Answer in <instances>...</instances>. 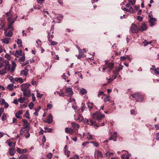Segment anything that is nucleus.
Returning <instances> with one entry per match:
<instances>
[{
	"mask_svg": "<svg viewBox=\"0 0 159 159\" xmlns=\"http://www.w3.org/2000/svg\"><path fill=\"white\" fill-rule=\"evenodd\" d=\"M30 86V84L27 83L23 84L20 85L21 90L23 92V95L25 97H29L30 96V91L29 89Z\"/></svg>",
	"mask_w": 159,
	"mask_h": 159,
	"instance_id": "f257e3e1",
	"label": "nucleus"
},
{
	"mask_svg": "<svg viewBox=\"0 0 159 159\" xmlns=\"http://www.w3.org/2000/svg\"><path fill=\"white\" fill-rule=\"evenodd\" d=\"M22 122L24 123L23 127L21 131L23 132L26 131V132H28L30 130V123L25 119L22 120Z\"/></svg>",
	"mask_w": 159,
	"mask_h": 159,
	"instance_id": "f03ea898",
	"label": "nucleus"
},
{
	"mask_svg": "<svg viewBox=\"0 0 159 159\" xmlns=\"http://www.w3.org/2000/svg\"><path fill=\"white\" fill-rule=\"evenodd\" d=\"M12 66L11 69L10 65L9 64L7 63L5 65V67L4 69L6 70H7L8 71H10V72L12 73L14 71L15 68L16 66V65L15 61H13L12 62Z\"/></svg>",
	"mask_w": 159,
	"mask_h": 159,
	"instance_id": "7ed1b4c3",
	"label": "nucleus"
},
{
	"mask_svg": "<svg viewBox=\"0 0 159 159\" xmlns=\"http://www.w3.org/2000/svg\"><path fill=\"white\" fill-rule=\"evenodd\" d=\"M131 96L133 98H136L137 102L142 101L143 99V97L139 93H137L134 94H132Z\"/></svg>",
	"mask_w": 159,
	"mask_h": 159,
	"instance_id": "20e7f679",
	"label": "nucleus"
},
{
	"mask_svg": "<svg viewBox=\"0 0 159 159\" xmlns=\"http://www.w3.org/2000/svg\"><path fill=\"white\" fill-rule=\"evenodd\" d=\"M94 157L95 158H97V159H101L102 155V152L99 151H96L95 152Z\"/></svg>",
	"mask_w": 159,
	"mask_h": 159,
	"instance_id": "39448f33",
	"label": "nucleus"
},
{
	"mask_svg": "<svg viewBox=\"0 0 159 159\" xmlns=\"http://www.w3.org/2000/svg\"><path fill=\"white\" fill-rule=\"evenodd\" d=\"M130 30L133 33H137L139 30V29H138L136 25L134 24H132V25Z\"/></svg>",
	"mask_w": 159,
	"mask_h": 159,
	"instance_id": "423d86ee",
	"label": "nucleus"
},
{
	"mask_svg": "<svg viewBox=\"0 0 159 159\" xmlns=\"http://www.w3.org/2000/svg\"><path fill=\"white\" fill-rule=\"evenodd\" d=\"M4 34L6 36L11 37L12 36L13 33L11 30H9L8 29H6L4 30Z\"/></svg>",
	"mask_w": 159,
	"mask_h": 159,
	"instance_id": "0eeeda50",
	"label": "nucleus"
},
{
	"mask_svg": "<svg viewBox=\"0 0 159 159\" xmlns=\"http://www.w3.org/2000/svg\"><path fill=\"white\" fill-rule=\"evenodd\" d=\"M148 17L150 18L149 20V25L151 26H152L154 25V23L156 20V19L155 18L151 17L150 15H148Z\"/></svg>",
	"mask_w": 159,
	"mask_h": 159,
	"instance_id": "6e6552de",
	"label": "nucleus"
},
{
	"mask_svg": "<svg viewBox=\"0 0 159 159\" xmlns=\"http://www.w3.org/2000/svg\"><path fill=\"white\" fill-rule=\"evenodd\" d=\"M66 93H67V96L69 97H71L73 94L72 89L70 87L66 88Z\"/></svg>",
	"mask_w": 159,
	"mask_h": 159,
	"instance_id": "1a4fd4ad",
	"label": "nucleus"
},
{
	"mask_svg": "<svg viewBox=\"0 0 159 159\" xmlns=\"http://www.w3.org/2000/svg\"><path fill=\"white\" fill-rule=\"evenodd\" d=\"M147 26L146 24L143 23L140 26V28L139 29V30L143 31L146 30L147 29Z\"/></svg>",
	"mask_w": 159,
	"mask_h": 159,
	"instance_id": "9d476101",
	"label": "nucleus"
},
{
	"mask_svg": "<svg viewBox=\"0 0 159 159\" xmlns=\"http://www.w3.org/2000/svg\"><path fill=\"white\" fill-rule=\"evenodd\" d=\"M52 121V117L51 114H49L48 119L46 122L48 124H51Z\"/></svg>",
	"mask_w": 159,
	"mask_h": 159,
	"instance_id": "9b49d317",
	"label": "nucleus"
},
{
	"mask_svg": "<svg viewBox=\"0 0 159 159\" xmlns=\"http://www.w3.org/2000/svg\"><path fill=\"white\" fill-rule=\"evenodd\" d=\"M65 132L66 133H69L70 134H72L74 132L73 129L67 127L65 128Z\"/></svg>",
	"mask_w": 159,
	"mask_h": 159,
	"instance_id": "f8f14e48",
	"label": "nucleus"
},
{
	"mask_svg": "<svg viewBox=\"0 0 159 159\" xmlns=\"http://www.w3.org/2000/svg\"><path fill=\"white\" fill-rule=\"evenodd\" d=\"M28 66H27L25 68V69L21 71V74L22 75H24L25 76H26L28 74V70L27 68Z\"/></svg>",
	"mask_w": 159,
	"mask_h": 159,
	"instance_id": "ddd939ff",
	"label": "nucleus"
},
{
	"mask_svg": "<svg viewBox=\"0 0 159 159\" xmlns=\"http://www.w3.org/2000/svg\"><path fill=\"white\" fill-rule=\"evenodd\" d=\"M97 119L99 122H100L102 119L105 117L104 115H102L101 114H99L96 115Z\"/></svg>",
	"mask_w": 159,
	"mask_h": 159,
	"instance_id": "4468645a",
	"label": "nucleus"
},
{
	"mask_svg": "<svg viewBox=\"0 0 159 159\" xmlns=\"http://www.w3.org/2000/svg\"><path fill=\"white\" fill-rule=\"evenodd\" d=\"M75 119L76 120H78L80 122H81L84 120V117L82 115L79 113L78 116V118H75Z\"/></svg>",
	"mask_w": 159,
	"mask_h": 159,
	"instance_id": "2eb2a0df",
	"label": "nucleus"
},
{
	"mask_svg": "<svg viewBox=\"0 0 159 159\" xmlns=\"http://www.w3.org/2000/svg\"><path fill=\"white\" fill-rule=\"evenodd\" d=\"M73 129H78L79 128L80 125L79 124L75 122H72L71 124Z\"/></svg>",
	"mask_w": 159,
	"mask_h": 159,
	"instance_id": "dca6fc26",
	"label": "nucleus"
},
{
	"mask_svg": "<svg viewBox=\"0 0 159 159\" xmlns=\"http://www.w3.org/2000/svg\"><path fill=\"white\" fill-rule=\"evenodd\" d=\"M27 151V149H21L19 148H17V152L20 153L21 154L23 153H25Z\"/></svg>",
	"mask_w": 159,
	"mask_h": 159,
	"instance_id": "f3484780",
	"label": "nucleus"
},
{
	"mask_svg": "<svg viewBox=\"0 0 159 159\" xmlns=\"http://www.w3.org/2000/svg\"><path fill=\"white\" fill-rule=\"evenodd\" d=\"M1 40L3 43L5 44H8L10 42V38H6L4 39H2Z\"/></svg>",
	"mask_w": 159,
	"mask_h": 159,
	"instance_id": "a211bd4d",
	"label": "nucleus"
},
{
	"mask_svg": "<svg viewBox=\"0 0 159 159\" xmlns=\"http://www.w3.org/2000/svg\"><path fill=\"white\" fill-rule=\"evenodd\" d=\"M50 37V33H48V38L49 39ZM50 42H51V44L52 45H56L58 44V43L55 41H52L51 40L49 39Z\"/></svg>",
	"mask_w": 159,
	"mask_h": 159,
	"instance_id": "6ab92c4d",
	"label": "nucleus"
},
{
	"mask_svg": "<svg viewBox=\"0 0 159 159\" xmlns=\"http://www.w3.org/2000/svg\"><path fill=\"white\" fill-rule=\"evenodd\" d=\"M84 122H87L88 124L90 125H93L94 123L92 120H89L88 119H85L84 120Z\"/></svg>",
	"mask_w": 159,
	"mask_h": 159,
	"instance_id": "aec40b11",
	"label": "nucleus"
},
{
	"mask_svg": "<svg viewBox=\"0 0 159 159\" xmlns=\"http://www.w3.org/2000/svg\"><path fill=\"white\" fill-rule=\"evenodd\" d=\"M84 54L82 52L81 49L79 50V54L77 56V58L78 59H80L84 57Z\"/></svg>",
	"mask_w": 159,
	"mask_h": 159,
	"instance_id": "412c9836",
	"label": "nucleus"
},
{
	"mask_svg": "<svg viewBox=\"0 0 159 159\" xmlns=\"http://www.w3.org/2000/svg\"><path fill=\"white\" fill-rule=\"evenodd\" d=\"M16 152L15 150L13 148H10L9 149V153L11 156L14 155Z\"/></svg>",
	"mask_w": 159,
	"mask_h": 159,
	"instance_id": "4be33fe9",
	"label": "nucleus"
},
{
	"mask_svg": "<svg viewBox=\"0 0 159 159\" xmlns=\"http://www.w3.org/2000/svg\"><path fill=\"white\" fill-rule=\"evenodd\" d=\"M108 67L112 70L114 67V64L113 63H108L107 64Z\"/></svg>",
	"mask_w": 159,
	"mask_h": 159,
	"instance_id": "5701e85b",
	"label": "nucleus"
},
{
	"mask_svg": "<svg viewBox=\"0 0 159 159\" xmlns=\"http://www.w3.org/2000/svg\"><path fill=\"white\" fill-rule=\"evenodd\" d=\"M16 42L17 44L19 45V47H22V41L20 39H17V41Z\"/></svg>",
	"mask_w": 159,
	"mask_h": 159,
	"instance_id": "b1692460",
	"label": "nucleus"
},
{
	"mask_svg": "<svg viewBox=\"0 0 159 159\" xmlns=\"http://www.w3.org/2000/svg\"><path fill=\"white\" fill-rule=\"evenodd\" d=\"M67 147V145H66L64 148V150L65 154L67 155V157H68L70 155V152L69 151H67V152H66V149Z\"/></svg>",
	"mask_w": 159,
	"mask_h": 159,
	"instance_id": "393cba45",
	"label": "nucleus"
},
{
	"mask_svg": "<svg viewBox=\"0 0 159 159\" xmlns=\"http://www.w3.org/2000/svg\"><path fill=\"white\" fill-rule=\"evenodd\" d=\"M22 114V111H19L16 113L15 116L17 118H21L20 115H21Z\"/></svg>",
	"mask_w": 159,
	"mask_h": 159,
	"instance_id": "a878e982",
	"label": "nucleus"
},
{
	"mask_svg": "<svg viewBox=\"0 0 159 159\" xmlns=\"http://www.w3.org/2000/svg\"><path fill=\"white\" fill-rule=\"evenodd\" d=\"M26 99L24 97L20 98L18 99V101L20 103H23L25 102Z\"/></svg>",
	"mask_w": 159,
	"mask_h": 159,
	"instance_id": "bb28decb",
	"label": "nucleus"
},
{
	"mask_svg": "<svg viewBox=\"0 0 159 159\" xmlns=\"http://www.w3.org/2000/svg\"><path fill=\"white\" fill-rule=\"evenodd\" d=\"M13 84H11L8 85L7 89L10 91L12 90L13 89Z\"/></svg>",
	"mask_w": 159,
	"mask_h": 159,
	"instance_id": "cd10ccee",
	"label": "nucleus"
},
{
	"mask_svg": "<svg viewBox=\"0 0 159 159\" xmlns=\"http://www.w3.org/2000/svg\"><path fill=\"white\" fill-rule=\"evenodd\" d=\"M13 24H11L10 23L8 25L7 28V29H8V30L9 29L10 30H13L14 29V27L13 26Z\"/></svg>",
	"mask_w": 159,
	"mask_h": 159,
	"instance_id": "c85d7f7f",
	"label": "nucleus"
},
{
	"mask_svg": "<svg viewBox=\"0 0 159 159\" xmlns=\"http://www.w3.org/2000/svg\"><path fill=\"white\" fill-rule=\"evenodd\" d=\"M41 109V107L40 106H39L35 110V112L34 113V114L36 115V116H37L38 115V112L39 111L40 109Z\"/></svg>",
	"mask_w": 159,
	"mask_h": 159,
	"instance_id": "c756f323",
	"label": "nucleus"
},
{
	"mask_svg": "<svg viewBox=\"0 0 159 159\" xmlns=\"http://www.w3.org/2000/svg\"><path fill=\"white\" fill-rule=\"evenodd\" d=\"M22 51L21 50L20 51H16L15 54V56H17V55H21Z\"/></svg>",
	"mask_w": 159,
	"mask_h": 159,
	"instance_id": "7c9ffc66",
	"label": "nucleus"
},
{
	"mask_svg": "<svg viewBox=\"0 0 159 159\" xmlns=\"http://www.w3.org/2000/svg\"><path fill=\"white\" fill-rule=\"evenodd\" d=\"M121 158L122 159H129V156L128 155L124 154L122 155Z\"/></svg>",
	"mask_w": 159,
	"mask_h": 159,
	"instance_id": "2f4dec72",
	"label": "nucleus"
},
{
	"mask_svg": "<svg viewBox=\"0 0 159 159\" xmlns=\"http://www.w3.org/2000/svg\"><path fill=\"white\" fill-rule=\"evenodd\" d=\"M80 92L82 95H84L87 93V91L85 89L82 88L80 89Z\"/></svg>",
	"mask_w": 159,
	"mask_h": 159,
	"instance_id": "473e14b6",
	"label": "nucleus"
},
{
	"mask_svg": "<svg viewBox=\"0 0 159 159\" xmlns=\"http://www.w3.org/2000/svg\"><path fill=\"white\" fill-rule=\"evenodd\" d=\"M93 104L92 102H88L87 106L88 108L90 109H92L93 106Z\"/></svg>",
	"mask_w": 159,
	"mask_h": 159,
	"instance_id": "72a5a7b5",
	"label": "nucleus"
},
{
	"mask_svg": "<svg viewBox=\"0 0 159 159\" xmlns=\"http://www.w3.org/2000/svg\"><path fill=\"white\" fill-rule=\"evenodd\" d=\"M25 116L26 118L28 119H30V114L28 111H26Z\"/></svg>",
	"mask_w": 159,
	"mask_h": 159,
	"instance_id": "f704fd0d",
	"label": "nucleus"
},
{
	"mask_svg": "<svg viewBox=\"0 0 159 159\" xmlns=\"http://www.w3.org/2000/svg\"><path fill=\"white\" fill-rule=\"evenodd\" d=\"M6 73V70L4 69L2 70H0V75H3Z\"/></svg>",
	"mask_w": 159,
	"mask_h": 159,
	"instance_id": "c9c22d12",
	"label": "nucleus"
},
{
	"mask_svg": "<svg viewBox=\"0 0 159 159\" xmlns=\"http://www.w3.org/2000/svg\"><path fill=\"white\" fill-rule=\"evenodd\" d=\"M44 129L45 130L44 131L45 132H50L52 130V129H51L47 127H45L44 128Z\"/></svg>",
	"mask_w": 159,
	"mask_h": 159,
	"instance_id": "e433bc0d",
	"label": "nucleus"
},
{
	"mask_svg": "<svg viewBox=\"0 0 159 159\" xmlns=\"http://www.w3.org/2000/svg\"><path fill=\"white\" fill-rule=\"evenodd\" d=\"M25 60V57L24 54L23 56L18 59V61H23Z\"/></svg>",
	"mask_w": 159,
	"mask_h": 159,
	"instance_id": "4c0bfd02",
	"label": "nucleus"
},
{
	"mask_svg": "<svg viewBox=\"0 0 159 159\" xmlns=\"http://www.w3.org/2000/svg\"><path fill=\"white\" fill-rule=\"evenodd\" d=\"M7 116L5 113H4L2 117V121H4L6 120Z\"/></svg>",
	"mask_w": 159,
	"mask_h": 159,
	"instance_id": "58836bf2",
	"label": "nucleus"
},
{
	"mask_svg": "<svg viewBox=\"0 0 159 159\" xmlns=\"http://www.w3.org/2000/svg\"><path fill=\"white\" fill-rule=\"evenodd\" d=\"M19 159H28L27 156L26 155H21L19 157Z\"/></svg>",
	"mask_w": 159,
	"mask_h": 159,
	"instance_id": "ea45409f",
	"label": "nucleus"
},
{
	"mask_svg": "<svg viewBox=\"0 0 159 159\" xmlns=\"http://www.w3.org/2000/svg\"><path fill=\"white\" fill-rule=\"evenodd\" d=\"M59 96L61 97H64L65 96L64 92L62 90H61L59 92Z\"/></svg>",
	"mask_w": 159,
	"mask_h": 159,
	"instance_id": "a19ab883",
	"label": "nucleus"
},
{
	"mask_svg": "<svg viewBox=\"0 0 159 159\" xmlns=\"http://www.w3.org/2000/svg\"><path fill=\"white\" fill-rule=\"evenodd\" d=\"M113 154V153L112 152H107L105 153V155L107 157H109L111 155H112Z\"/></svg>",
	"mask_w": 159,
	"mask_h": 159,
	"instance_id": "79ce46f5",
	"label": "nucleus"
},
{
	"mask_svg": "<svg viewBox=\"0 0 159 159\" xmlns=\"http://www.w3.org/2000/svg\"><path fill=\"white\" fill-rule=\"evenodd\" d=\"M110 97L109 96H107L104 99V101L105 102H107L109 101L110 100L109 99Z\"/></svg>",
	"mask_w": 159,
	"mask_h": 159,
	"instance_id": "37998d69",
	"label": "nucleus"
},
{
	"mask_svg": "<svg viewBox=\"0 0 159 159\" xmlns=\"http://www.w3.org/2000/svg\"><path fill=\"white\" fill-rule=\"evenodd\" d=\"M128 12H129L130 13H134V11L133 10V8L132 7V6H131L129 9H128Z\"/></svg>",
	"mask_w": 159,
	"mask_h": 159,
	"instance_id": "c03bdc74",
	"label": "nucleus"
},
{
	"mask_svg": "<svg viewBox=\"0 0 159 159\" xmlns=\"http://www.w3.org/2000/svg\"><path fill=\"white\" fill-rule=\"evenodd\" d=\"M12 8H11V10L7 12L6 13V15L7 16H12V15L11 14L10 11L11 10V9Z\"/></svg>",
	"mask_w": 159,
	"mask_h": 159,
	"instance_id": "a18cd8bd",
	"label": "nucleus"
},
{
	"mask_svg": "<svg viewBox=\"0 0 159 159\" xmlns=\"http://www.w3.org/2000/svg\"><path fill=\"white\" fill-rule=\"evenodd\" d=\"M34 104L32 102H31L30 104L29 105V108L31 109H32L34 107Z\"/></svg>",
	"mask_w": 159,
	"mask_h": 159,
	"instance_id": "49530a36",
	"label": "nucleus"
},
{
	"mask_svg": "<svg viewBox=\"0 0 159 159\" xmlns=\"http://www.w3.org/2000/svg\"><path fill=\"white\" fill-rule=\"evenodd\" d=\"M79 156L78 155H75L73 157L70 158L69 159H79Z\"/></svg>",
	"mask_w": 159,
	"mask_h": 159,
	"instance_id": "de8ad7c7",
	"label": "nucleus"
},
{
	"mask_svg": "<svg viewBox=\"0 0 159 159\" xmlns=\"http://www.w3.org/2000/svg\"><path fill=\"white\" fill-rule=\"evenodd\" d=\"M129 3H131L132 5H134L136 2V0H128Z\"/></svg>",
	"mask_w": 159,
	"mask_h": 159,
	"instance_id": "09e8293b",
	"label": "nucleus"
},
{
	"mask_svg": "<svg viewBox=\"0 0 159 159\" xmlns=\"http://www.w3.org/2000/svg\"><path fill=\"white\" fill-rule=\"evenodd\" d=\"M52 154L51 153H50L47 155V157L48 158L51 159L52 157Z\"/></svg>",
	"mask_w": 159,
	"mask_h": 159,
	"instance_id": "8fccbe9b",
	"label": "nucleus"
},
{
	"mask_svg": "<svg viewBox=\"0 0 159 159\" xmlns=\"http://www.w3.org/2000/svg\"><path fill=\"white\" fill-rule=\"evenodd\" d=\"M123 68V66H120L118 69L117 74H118V72L120 71V70H122Z\"/></svg>",
	"mask_w": 159,
	"mask_h": 159,
	"instance_id": "3c124183",
	"label": "nucleus"
},
{
	"mask_svg": "<svg viewBox=\"0 0 159 159\" xmlns=\"http://www.w3.org/2000/svg\"><path fill=\"white\" fill-rule=\"evenodd\" d=\"M52 105L51 104H48L47 105V107L48 109H51L52 107Z\"/></svg>",
	"mask_w": 159,
	"mask_h": 159,
	"instance_id": "603ef678",
	"label": "nucleus"
},
{
	"mask_svg": "<svg viewBox=\"0 0 159 159\" xmlns=\"http://www.w3.org/2000/svg\"><path fill=\"white\" fill-rule=\"evenodd\" d=\"M29 63V61H25V62H23L22 63V66H24L25 65H26V64H27Z\"/></svg>",
	"mask_w": 159,
	"mask_h": 159,
	"instance_id": "864d4df0",
	"label": "nucleus"
},
{
	"mask_svg": "<svg viewBox=\"0 0 159 159\" xmlns=\"http://www.w3.org/2000/svg\"><path fill=\"white\" fill-rule=\"evenodd\" d=\"M6 102H5V100L4 99H2L1 101V104L2 105H4Z\"/></svg>",
	"mask_w": 159,
	"mask_h": 159,
	"instance_id": "5fc2aeb1",
	"label": "nucleus"
},
{
	"mask_svg": "<svg viewBox=\"0 0 159 159\" xmlns=\"http://www.w3.org/2000/svg\"><path fill=\"white\" fill-rule=\"evenodd\" d=\"M87 138L89 139H93L92 135L91 134H88L87 137Z\"/></svg>",
	"mask_w": 159,
	"mask_h": 159,
	"instance_id": "6e6d98bb",
	"label": "nucleus"
},
{
	"mask_svg": "<svg viewBox=\"0 0 159 159\" xmlns=\"http://www.w3.org/2000/svg\"><path fill=\"white\" fill-rule=\"evenodd\" d=\"M45 0H37L38 3L41 4Z\"/></svg>",
	"mask_w": 159,
	"mask_h": 159,
	"instance_id": "4d7b16f0",
	"label": "nucleus"
},
{
	"mask_svg": "<svg viewBox=\"0 0 159 159\" xmlns=\"http://www.w3.org/2000/svg\"><path fill=\"white\" fill-rule=\"evenodd\" d=\"M137 19L141 21L142 20L143 18L141 16H137Z\"/></svg>",
	"mask_w": 159,
	"mask_h": 159,
	"instance_id": "13d9d810",
	"label": "nucleus"
},
{
	"mask_svg": "<svg viewBox=\"0 0 159 159\" xmlns=\"http://www.w3.org/2000/svg\"><path fill=\"white\" fill-rule=\"evenodd\" d=\"M32 84L36 86L37 84V83L36 81L33 80L32 82Z\"/></svg>",
	"mask_w": 159,
	"mask_h": 159,
	"instance_id": "bf43d9fd",
	"label": "nucleus"
},
{
	"mask_svg": "<svg viewBox=\"0 0 159 159\" xmlns=\"http://www.w3.org/2000/svg\"><path fill=\"white\" fill-rule=\"evenodd\" d=\"M18 82H19L20 83H22L23 82V79L21 78H18Z\"/></svg>",
	"mask_w": 159,
	"mask_h": 159,
	"instance_id": "052dcab7",
	"label": "nucleus"
},
{
	"mask_svg": "<svg viewBox=\"0 0 159 159\" xmlns=\"http://www.w3.org/2000/svg\"><path fill=\"white\" fill-rule=\"evenodd\" d=\"M154 73L155 74H157V75H159V71L157 70L156 69H154Z\"/></svg>",
	"mask_w": 159,
	"mask_h": 159,
	"instance_id": "680f3d73",
	"label": "nucleus"
},
{
	"mask_svg": "<svg viewBox=\"0 0 159 159\" xmlns=\"http://www.w3.org/2000/svg\"><path fill=\"white\" fill-rule=\"evenodd\" d=\"M91 143H93V145L95 146L96 147H98V143L97 142H91Z\"/></svg>",
	"mask_w": 159,
	"mask_h": 159,
	"instance_id": "e2e57ef3",
	"label": "nucleus"
},
{
	"mask_svg": "<svg viewBox=\"0 0 159 159\" xmlns=\"http://www.w3.org/2000/svg\"><path fill=\"white\" fill-rule=\"evenodd\" d=\"M104 94V93L102 91L100 92L98 94V97H100V96L101 95H102Z\"/></svg>",
	"mask_w": 159,
	"mask_h": 159,
	"instance_id": "0e129e2a",
	"label": "nucleus"
},
{
	"mask_svg": "<svg viewBox=\"0 0 159 159\" xmlns=\"http://www.w3.org/2000/svg\"><path fill=\"white\" fill-rule=\"evenodd\" d=\"M4 111V109L2 108H0V117L1 116L2 113Z\"/></svg>",
	"mask_w": 159,
	"mask_h": 159,
	"instance_id": "69168bd1",
	"label": "nucleus"
},
{
	"mask_svg": "<svg viewBox=\"0 0 159 159\" xmlns=\"http://www.w3.org/2000/svg\"><path fill=\"white\" fill-rule=\"evenodd\" d=\"M32 100L33 102H34L36 100V98L34 96V93H33L32 94Z\"/></svg>",
	"mask_w": 159,
	"mask_h": 159,
	"instance_id": "338daca9",
	"label": "nucleus"
},
{
	"mask_svg": "<svg viewBox=\"0 0 159 159\" xmlns=\"http://www.w3.org/2000/svg\"><path fill=\"white\" fill-rule=\"evenodd\" d=\"M42 96V95L40 94V93H37V98H41Z\"/></svg>",
	"mask_w": 159,
	"mask_h": 159,
	"instance_id": "774afa93",
	"label": "nucleus"
}]
</instances>
